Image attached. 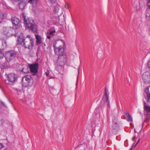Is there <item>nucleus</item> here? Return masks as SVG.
Listing matches in <instances>:
<instances>
[{
    "instance_id": "nucleus-1",
    "label": "nucleus",
    "mask_w": 150,
    "mask_h": 150,
    "mask_svg": "<svg viewBox=\"0 0 150 150\" xmlns=\"http://www.w3.org/2000/svg\"><path fill=\"white\" fill-rule=\"evenodd\" d=\"M64 43V42L63 41L61 40L60 42L58 41L53 44L55 53L58 56L57 61L58 65L56 68L59 72H61L63 68L61 65L64 63L66 60V56L64 54V49L63 48Z\"/></svg>"
},
{
    "instance_id": "nucleus-2",
    "label": "nucleus",
    "mask_w": 150,
    "mask_h": 150,
    "mask_svg": "<svg viewBox=\"0 0 150 150\" xmlns=\"http://www.w3.org/2000/svg\"><path fill=\"white\" fill-rule=\"evenodd\" d=\"M18 43L19 42L25 48L32 49L34 45L33 39L30 38L19 37L18 38Z\"/></svg>"
},
{
    "instance_id": "nucleus-3",
    "label": "nucleus",
    "mask_w": 150,
    "mask_h": 150,
    "mask_svg": "<svg viewBox=\"0 0 150 150\" xmlns=\"http://www.w3.org/2000/svg\"><path fill=\"white\" fill-rule=\"evenodd\" d=\"M24 24L25 25L26 27L28 28L29 29L33 32L37 31V25L34 23H33V21L29 20L28 17L26 16H23Z\"/></svg>"
},
{
    "instance_id": "nucleus-4",
    "label": "nucleus",
    "mask_w": 150,
    "mask_h": 150,
    "mask_svg": "<svg viewBox=\"0 0 150 150\" xmlns=\"http://www.w3.org/2000/svg\"><path fill=\"white\" fill-rule=\"evenodd\" d=\"M150 87V86L146 87L145 90V93L147 98V103L144 101V109L146 111L147 113L150 112V106L149 105V103L150 104V93L149 90V88Z\"/></svg>"
},
{
    "instance_id": "nucleus-5",
    "label": "nucleus",
    "mask_w": 150,
    "mask_h": 150,
    "mask_svg": "<svg viewBox=\"0 0 150 150\" xmlns=\"http://www.w3.org/2000/svg\"><path fill=\"white\" fill-rule=\"evenodd\" d=\"M33 83V80L30 75H26L23 77L21 80V84L23 86L27 87Z\"/></svg>"
},
{
    "instance_id": "nucleus-6",
    "label": "nucleus",
    "mask_w": 150,
    "mask_h": 150,
    "mask_svg": "<svg viewBox=\"0 0 150 150\" xmlns=\"http://www.w3.org/2000/svg\"><path fill=\"white\" fill-rule=\"evenodd\" d=\"M16 55V52L11 50L6 52L5 56L7 61L9 62L14 59Z\"/></svg>"
},
{
    "instance_id": "nucleus-7",
    "label": "nucleus",
    "mask_w": 150,
    "mask_h": 150,
    "mask_svg": "<svg viewBox=\"0 0 150 150\" xmlns=\"http://www.w3.org/2000/svg\"><path fill=\"white\" fill-rule=\"evenodd\" d=\"M108 90L105 87V92L104 95L102 98V100L101 101L100 104L99 106V108H101L102 106H104V104L106 103L109 105V103L108 100Z\"/></svg>"
},
{
    "instance_id": "nucleus-8",
    "label": "nucleus",
    "mask_w": 150,
    "mask_h": 150,
    "mask_svg": "<svg viewBox=\"0 0 150 150\" xmlns=\"http://www.w3.org/2000/svg\"><path fill=\"white\" fill-rule=\"evenodd\" d=\"M4 34L7 37H11L15 35V30L12 27H4L3 28Z\"/></svg>"
},
{
    "instance_id": "nucleus-9",
    "label": "nucleus",
    "mask_w": 150,
    "mask_h": 150,
    "mask_svg": "<svg viewBox=\"0 0 150 150\" xmlns=\"http://www.w3.org/2000/svg\"><path fill=\"white\" fill-rule=\"evenodd\" d=\"M117 121V117H114L112 118L113 124L112 127V131L115 134H116L118 132L119 129Z\"/></svg>"
},
{
    "instance_id": "nucleus-10",
    "label": "nucleus",
    "mask_w": 150,
    "mask_h": 150,
    "mask_svg": "<svg viewBox=\"0 0 150 150\" xmlns=\"http://www.w3.org/2000/svg\"><path fill=\"white\" fill-rule=\"evenodd\" d=\"M38 64L37 63L30 65V69L31 72L34 73V75H36L38 73Z\"/></svg>"
},
{
    "instance_id": "nucleus-11",
    "label": "nucleus",
    "mask_w": 150,
    "mask_h": 150,
    "mask_svg": "<svg viewBox=\"0 0 150 150\" xmlns=\"http://www.w3.org/2000/svg\"><path fill=\"white\" fill-rule=\"evenodd\" d=\"M11 22L13 25L16 26V29L20 27L21 25V22L19 19L16 17H13L11 18Z\"/></svg>"
},
{
    "instance_id": "nucleus-12",
    "label": "nucleus",
    "mask_w": 150,
    "mask_h": 150,
    "mask_svg": "<svg viewBox=\"0 0 150 150\" xmlns=\"http://www.w3.org/2000/svg\"><path fill=\"white\" fill-rule=\"evenodd\" d=\"M142 79L145 83H150V73L146 72L142 75Z\"/></svg>"
},
{
    "instance_id": "nucleus-13",
    "label": "nucleus",
    "mask_w": 150,
    "mask_h": 150,
    "mask_svg": "<svg viewBox=\"0 0 150 150\" xmlns=\"http://www.w3.org/2000/svg\"><path fill=\"white\" fill-rule=\"evenodd\" d=\"M8 79L10 82L14 81L16 79V75L13 74H10L8 76Z\"/></svg>"
},
{
    "instance_id": "nucleus-14",
    "label": "nucleus",
    "mask_w": 150,
    "mask_h": 150,
    "mask_svg": "<svg viewBox=\"0 0 150 150\" xmlns=\"http://www.w3.org/2000/svg\"><path fill=\"white\" fill-rule=\"evenodd\" d=\"M18 4V7L19 9H23L26 5V2L23 0H19Z\"/></svg>"
},
{
    "instance_id": "nucleus-15",
    "label": "nucleus",
    "mask_w": 150,
    "mask_h": 150,
    "mask_svg": "<svg viewBox=\"0 0 150 150\" xmlns=\"http://www.w3.org/2000/svg\"><path fill=\"white\" fill-rule=\"evenodd\" d=\"M36 43L37 45L41 44L42 42V38L40 36L38 35H35Z\"/></svg>"
},
{
    "instance_id": "nucleus-16",
    "label": "nucleus",
    "mask_w": 150,
    "mask_h": 150,
    "mask_svg": "<svg viewBox=\"0 0 150 150\" xmlns=\"http://www.w3.org/2000/svg\"><path fill=\"white\" fill-rule=\"evenodd\" d=\"M125 115L126 116V118H127V120L130 122H132L133 121L132 118L131 116L128 113L125 112Z\"/></svg>"
},
{
    "instance_id": "nucleus-17",
    "label": "nucleus",
    "mask_w": 150,
    "mask_h": 150,
    "mask_svg": "<svg viewBox=\"0 0 150 150\" xmlns=\"http://www.w3.org/2000/svg\"><path fill=\"white\" fill-rule=\"evenodd\" d=\"M22 67V71L24 73H26L28 72V66L23 65Z\"/></svg>"
},
{
    "instance_id": "nucleus-18",
    "label": "nucleus",
    "mask_w": 150,
    "mask_h": 150,
    "mask_svg": "<svg viewBox=\"0 0 150 150\" xmlns=\"http://www.w3.org/2000/svg\"><path fill=\"white\" fill-rule=\"evenodd\" d=\"M59 6L58 5H56L54 7L53 11L55 14H57L59 10Z\"/></svg>"
},
{
    "instance_id": "nucleus-19",
    "label": "nucleus",
    "mask_w": 150,
    "mask_h": 150,
    "mask_svg": "<svg viewBox=\"0 0 150 150\" xmlns=\"http://www.w3.org/2000/svg\"><path fill=\"white\" fill-rule=\"evenodd\" d=\"M6 17V14L4 13H1L0 14V18L1 19H5Z\"/></svg>"
},
{
    "instance_id": "nucleus-20",
    "label": "nucleus",
    "mask_w": 150,
    "mask_h": 150,
    "mask_svg": "<svg viewBox=\"0 0 150 150\" xmlns=\"http://www.w3.org/2000/svg\"><path fill=\"white\" fill-rule=\"evenodd\" d=\"M146 16L147 17L150 16V8H148L146 10Z\"/></svg>"
},
{
    "instance_id": "nucleus-21",
    "label": "nucleus",
    "mask_w": 150,
    "mask_h": 150,
    "mask_svg": "<svg viewBox=\"0 0 150 150\" xmlns=\"http://www.w3.org/2000/svg\"><path fill=\"white\" fill-rule=\"evenodd\" d=\"M7 66V64L5 62L3 63H0V67L1 66V67H6Z\"/></svg>"
},
{
    "instance_id": "nucleus-22",
    "label": "nucleus",
    "mask_w": 150,
    "mask_h": 150,
    "mask_svg": "<svg viewBox=\"0 0 150 150\" xmlns=\"http://www.w3.org/2000/svg\"><path fill=\"white\" fill-rule=\"evenodd\" d=\"M70 4L68 3H67L64 6V7L66 8L67 9L69 8L70 7Z\"/></svg>"
},
{
    "instance_id": "nucleus-23",
    "label": "nucleus",
    "mask_w": 150,
    "mask_h": 150,
    "mask_svg": "<svg viewBox=\"0 0 150 150\" xmlns=\"http://www.w3.org/2000/svg\"><path fill=\"white\" fill-rule=\"evenodd\" d=\"M146 120H150V114L147 113L146 114Z\"/></svg>"
},
{
    "instance_id": "nucleus-24",
    "label": "nucleus",
    "mask_w": 150,
    "mask_h": 150,
    "mask_svg": "<svg viewBox=\"0 0 150 150\" xmlns=\"http://www.w3.org/2000/svg\"><path fill=\"white\" fill-rule=\"evenodd\" d=\"M4 121L2 119L0 120V127L3 126L4 125Z\"/></svg>"
},
{
    "instance_id": "nucleus-25",
    "label": "nucleus",
    "mask_w": 150,
    "mask_h": 150,
    "mask_svg": "<svg viewBox=\"0 0 150 150\" xmlns=\"http://www.w3.org/2000/svg\"><path fill=\"white\" fill-rule=\"evenodd\" d=\"M55 33V30H54L52 31H51L50 30H49L48 32V33H49V35L51 36L53 35L54 33Z\"/></svg>"
},
{
    "instance_id": "nucleus-26",
    "label": "nucleus",
    "mask_w": 150,
    "mask_h": 150,
    "mask_svg": "<svg viewBox=\"0 0 150 150\" xmlns=\"http://www.w3.org/2000/svg\"><path fill=\"white\" fill-rule=\"evenodd\" d=\"M3 53L1 51H0V59L3 58L4 56Z\"/></svg>"
},
{
    "instance_id": "nucleus-27",
    "label": "nucleus",
    "mask_w": 150,
    "mask_h": 150,
    "mask_svg": "<svg viewBox=\"0 0 150 150\" xmlns=\"http://www.w3.org/2000/svg\"><path fill=\"white\" fill-rule=\"evenodd\" d=\"M147 3L148 8H150V0H148Z\"/></svg>"
},
{
    "instance_id": "nucleus-28",
    "label": "nucleus",
    "mask_w": 150,
    "mask_h": 150,
    "mask_svg": "<svg viewBox=\"0 0 150 150\" xmlns=\"http://www.w3.org/2000/svg\"><path fill=\"white\" fill-rule=\"evenodd\" d=\"M35 0H29L28 2L30 4H33Z\"/></svg>"
},
{
    "instance_id": "nucleus-29",
    "label": "nucleus",
    "mask_w": 150,
    "mask_h": 150,
    "mask_svg": "<svg viewBox=\"0 0 150 150\" xmlns=\"http://www.w3.org/2000/svg\"><path fill=\"white\" fill-rule=\"evenodd\" d=\"M51 3H53L56 2V0H49Z\"/></svg>"
},
{
    "instance_id": "nucleus-30",
    "label": "nucleus",
    "mask_w": 150,
    "mask_h": 150,
    "mask_svg": "<svg viewBox=\"0 0 150 150\" xmlns=\"http://www.w3.org/2000/svg\"><path fill=\"white\" fill-rule=\"evenodd\" d=\"M1 105H2L3 106H4V107H6V108H7V106H6V105H5V103L3 102H1Z\"/></svg>"
},
{
    "instance_id": "nucleus-31",
    "label": "nucleus",
    "mask_w": 150,
    "mask_h": 150,
    "mask_svg": "<svg viewBox=\"0 0 150 150\" xmlns=\"http://www.w3.org/2000/svg\"><path fill=\"white\" fill-rule=\"evenodd\" d=\"M3 147L4 146L2 144L0 143V149H2Z\"/></svg>"
},
{
    "instance_id": "nucleus-32",
    "label": "nucleus",
    "mask_w": 150,
    "mask_h": 150,
    "mask_svg": "<svg viewBox=\"0 0 150 150\" xmlns=\"http://www.w3.org/2000/svg\"><path fill=\"white\" fill-rule=\"evenodd\" d=\"M147 66L150 69V60L148 62Z\"/></svg>"
},
{
    "instance_id": "nucleus-33",
    "label": "nucleus",
    "mask_w": 150,
    "mask_h": 150,
    "mask_svg": "<svg viewBox=\"0 0 150 150\" xmlns=\"http://www.w3.org/2000/svg\"><path fill=\"white\" fill-rule=\"evenodd\" d=\"M136 138V135H135L134 137H133L132 139V140L133 141H135V139Z\"/></svg>"
},
{
    "instance_id": "nucleus-34",
    "label": "nucleus",
    "mask_w": 150,
    "mask_h": 150,
    "mask_svg": "<svg viewBox=\"0 0 150 150\" xmlns=\"http://www.w3.org/2000/svg\"><path fill=\"white\" fill-rule=\"evenodd\" d=\"M49 71H47V72H46V76H48L49 75Z\"/></svg>"
},
{
    "instance_id": "nucleus-35",
    "label": "nucleus",
    "mask_w": 150,
    "mask_h": 150,
    "mask_svg": "<svg viewBox=\"0 0 150 150\" xmlns=\"http://www.w3.org/2000/svg\"><path fill=\"white\" fill-rule=\"evenodd\" d=\"M51 35H47V38L49 39H50L51 38Z\"/></svg>"
},
{
    "instance_id": "nucleus-36",
    "label": "nucleus",
    "mask_w": 150,
    "mask_h": 150,
    "mask_svg": "<svg viewBox=\"0 0 150 150\" xmlns=\"http://www.w3.org/2000/svg\"><path fill=\"white\" fill-rule=\"evenodd\" d=\"M140 141V139H139V138L138 141H137V143L135 145V146H134V147H135L136 146H137V144L139 143V142Z\"/></svg>"
},
{
    "instance_id": "nucleus-37",
    "label": "nucleus",
    "mask_w": 150,
    "mask_h": 150,
    "mask_svg": "<svg viewBox=\"0 0 150 150\" xmlns=\"http://www.w3.org/2000/svg\"><path fill=\"white\" fill-rule=\"evenodd\" d=\"M133 148V146H132V147L130 148V149H129V150H132Z\"/></svg>"
},
{
    "instance_id": "nucleus-38",
    "label": "nucleus",
    "mask_w": 150,
    "mask_h": 150,
    "mask_svg": "<svg viewBox=\"0 0 150 150\" xmlns=\"http://www.w3.org/2000/svg\"><path fill=\"white\" fill-rule=\"evenodd\" d=\"M138 7V6H136V8L138 10L139 8H137Z\"/></svg>"
},
{
    "instance_id": "nucleus-39",
    "label": "nucleus",
    "mask_w": 150,
    "mask_h": 150,
    "mask_svg": "<svg viewBox=\"0 0 150 150\" xmlns=\"http://www.w3.org/2000/svg\"><path fill=\"white\" fill-rule=\"evenodd\" d=\"M1 101H0V107L1 106Z\"/></svg>"
},
{
    "instance_id": "nucleus-40",
    "label": "nucleus",
    "mask_w": 150,
    "mask_h": 150,
    "mask_svg": "<svg viewBox=\"0 0 150 150\" xmlns=\"http://www.w3.org/2000/svg\"><path fill=\"white\" fill-rule=\"evenodd\" d=\"M134 132L135 133H136L137 132L136 131V130H135V129H134Z\"/></svg>"
},
{
    "instance_id": "nucleus-41",
    "label": "nucleus",
    "mask_w": 150,
    "mask_h": 150,
    "mask_svg": "<svg viewBox=\"0 0 150 150\" xmlns=\"http://www.w3.org/2000/svg\"><path fill=\"white\" fill-rule=\"evenodd\" d=\"M35 0V1L36 2H37L38 1V0Z\"/></svg>"
},
{
    "instance_id": "nucleus-42",
    "label": "nucleus",
    "mask_w": 150,
    "mask_h": 150,
    "mask_svg": "<svg viewBox=\"0 0 150 150\" xmlns=\"http://www.w3.org/2000/svg\"><path fill=\"white\" fill-rule=\"evenodd\" d=\"M60 17V16H59V17H58V18H59V17Z\"/></svg>"
},
{
    "instance_id": "nucleus-43",
    "label": "nucleus",
    "mask_w": 150,
    "mask_h": 150,
    "mask_svg": "<svg viewBox=\"0 0 150 150\" xmlns=\"http://www.w3.org/2000/svg\"><path fill=\"white\" fill-rule=\"evenodd\" d=\"M51 89H53V87H51Z\"/></svg>"
},
{
    "instance_id": "nucleus-44",
    "label": "nucleus",
    "mask_w": 150,
    "mask_h": 150,
    "mask_svg": "<svg viewBox=\"0 0 150 150\" xmlns=\"http://www.w3.org/2000/svg\"><path fill=\"white\" fill-rule=\"evenodd\" d=\"M53 78V77H51L50 78L51 79V78Z\"/></svg>"
},
{
    "instance_id": "nucleus-45",
    "label": "nucleus",
    "mask_w": 150,
    "mask_h": 150,
    "mask_svg": "<svg viewBox=\"0 0 150 150\" xmlns=\"http://www.w3.org/2000/svg\"><path fill=\"white\" fill-rule=\"evenodd\" d=\"M76 81H77V80ZM77 83H76V84Z\"/></svg>"
},
{
    "instance_id": "nucleus-46",
    "label": "nucleus",
    "mask_w": 150,
    "mask_h": 150,
    "mask_svg": "<svg viewBox=\"0 0 150 150\" xmlns=\"http://www.w3.org/2000/svg\"><path fill=\"white\" fill-rule=\"evenodd\" d=\"M126 141H127V140H126Z\"/></svg>"
}]
</instances>
